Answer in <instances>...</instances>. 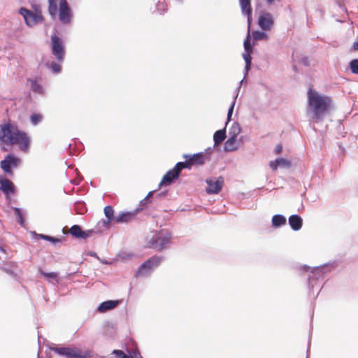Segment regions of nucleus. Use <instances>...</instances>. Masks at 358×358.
Instances as JSON below:
<instances>
[{"instance_id": "f257e3e1", "label": "nucleus", "mask_w": 358, "mask_h": 358, "mask_svg": "<svg viewBox=\"0 0 358 358\" xmlns=\"http://www.w3.org/2000/svg\"><path fill=\"white\" fill-rule=\"evenodd\" d=\"M0 141L8 145L17 144L23 152H27L30 145V138L28 135L10 123L1 127Z\"/></svg>"}, {"instance_id": "f03ea898", "label": "nucleus", "mask_w": 358, "mask_h": 358, "mask_svg": "<svg viewBox=\"0 0 358 358\" xmlns=\"http://www.w3.org/2000/svg\"><path fill=\"white\" fill-rule=\"evenodd\" d=\"M332 99L331 97L321 95L316 91L309 89L308 91V109L312 113V119L320 121L324 118L326 113L331 108Z\"/></svg>"}, {"instance_id": "7ed1b4c3", "label": "nucleus", "mask_w": 358, "mask_h": 358, "mask_svg": "<svg viewBox=\"0 0 358 358\" xmlns=\"http://www.w3.org/2000/svg\"><path fill=\"white\" fill-rule=\"evenodd\" d=\"M333 267V264H325L324 265L313 268H310L306 265L301 266V270L306 272H308L310 271V274L308 279L310 293L312 292L314 294V289H315L318 291L316 296L318 295L319 292L321 290L323 286L324 274L326 272L330 271V269Z\"/></svg>"}, {"instance_id": "20e7f679", "label": "nucleus", "mask_w": 358, "mask_h": 358, "mask_svg": "<svg viewBox=\"0 0 358 358\" xmlns=\"http://www.w3.org/2000/svg\"><path fill=\"white\" fill-rule=\"evenodd\" d=\"M19 13L23 17L26 25L29 27L43 21L41 6L36 4L32 5V10L21 7L19 9Z\"/></svg>"}, {"instance_id": "39448f33", "label": "nucleus", "mask_w": 358, "mask_h": 358, "mask_svg": "<svg viewBox=\"0 0 358 358\" xmlns=\"http://www.w3.org/2000/svg\"><path fill=\"white\" fill-rule=\"evenodd\" d=\"M163 256H152L145 261L135 273V277H147L151 275L152 271L163 262Z\"/></svg>"}, {"instance_id": "423d86ee", "label": "nucleus", "mask_w": 358, "mask_h": 358, "mask_svg": "<svg viewBox=\"0 0 358 358\" xmlns=\"http://www.w3.org/2000/svg\"><path fill=\"white\" fill-rule=\"evenodd\" d=\"M51 351H53L61 356L66 358H91L92 353L90 351L83 352L78 348H69V347H57L52 346L49 348Z\"/></svg>"}, {"instance_id": "0eeeda50", "label": "nucleus", "mask_w": 358, "mask_h": 358, "mask_svg": "<svg viewBox=\"0 0 358 358\" xmlns=\"http://www.w3.org/2000/svg\"><path fill=\"white\" fill-rule=\"evenodd\" d=\"M171 238L169 232H157L148 242L149 246L157 251H162L169 244Z\"/></svg>"}, {"instance_id": "6e6552de", "label": "nucleus", "mask_w": 358, "mask_h": 358, "mask_svg": "<svg viewBox=\"0 0 358 358\" xmlns=\"http://www.w3.org/2000/svg\"><path fill=\"white\" fill-rule=\"evenodd\" d=\"M51 51L59 63L64 62L66 54L64 43L62 38L55 34L51 36Z\"/></svg>"}, {"instance_id": "1a4fd4ad", "label": "nucleus", "mask_w": 358, "mask_h": 358, "mask_svg": "<svg viewBox=\"0 0 358 358\" xmlns=\"http://www.w3.org/2000/svg\"><path fill=\"white\" fill-rule=\"evenodd\" d=\"M20 163V159L13 154L8 155L0 163L1 168L7 174H13L12 168H17Z\"/></svg>"}, {"instance_id": "9d476101", "label": "nucleus", "mask_w": 358, "mask_h": 358, "mask_svg": "<svg viewBox=\"0 0 358 358\" xmlns=\"http://www.w3.org/2000/svg\"><path fill=\"white\" fill-rule=\"evenodd\" d=\"M207 187L206 192L208 194H218L224 185V178L222 176L218 178H210L206 180Z\"/></svg>"}, {"instance_id": "9b49d317", "label": "nucleus", "mask_w": 358, "mask_h": 358, "mask_svg": "<svg viewBox=\"0 0 358 358\" xmlns=\"http://www.w3.org/2000/svg\"><path fill=\"white\" fill-rule=\"evenodd\" d=\"M71 10L66 0H60L59 6V19L62 24H66L71 20Z\"/></svg>"}, {"instance_id": "f8f14e48", "label": "nucleus", "mask_w": 358, "mask_h": 358, "mask_svg": "<svg viewBox=\"0 0 358 358\" xmlns=\"http://www.w3.org/2000/svg\"><path fill=\"white\" fill-rule=\"evenodd\" d=\"M274 24L273 15L266 11H262L258 18V25L264 31H269Z\"/></svg>"}, {"instance_id": "ddd939ff", "label": "nucleus", "mask_w": 358, "mask_h": 358, "mask_svg": "<svg viewBox=\"0 0 358 358\" xmlns=\"http://www.w3.org/2000/svg\"><path fill=\"white\" fill-rule=\"evenodd\" d=\"M211 150V148H209L206 151L198 152L194 155H187L185 154L183 155V157H189L192 166L194 165H203L205 164L206 158L209 155V152Z\"/></svg>"}, {"instance_id": "4468645a", "label": "nucleus", "mask_w": 358, "mask_h": 358, "mask_svg": "<svg viewBox=\"0 0 358 358\" xmlns=\"http://www.w3.org/2000/svg\"><path fill=\"white\" fill-rule=\"evenodd\" d=\"M95 231L90 229L87 231H83L81 227L78 224L73 225L69 230V233L71 236L76 238L86 239L90 237Z\"/></svg>"}, {"instance_id": "2eb2a0df", "label": "nucleus", "mask_w": 358, "mask_h": 358, "mask_svg": "<svg viewBox=\"0 0 358 358\" xmlns=\"http://www.w3.org/2000/svg\"><path fill=\"white\" fill-rule=\"evenodd\" d=\"M241 7V13L247 17L248 27L250 26L252 21V9L251 6V0H238Z\"/></svg>"}, {"instance_id": "dca6fc26", "label": "nucleus", "mask_w": 358, "mask_h": 358, "mask_svg": "<svg viewBox=\"0 0 358 358\" xmlns=\"http://www.w3.org/2000/svg\"><path fill=\"white\" fill-rule=\"evenodd\" d=\"M0 190L8 196L15 193V185L6 178H0Z\"/></svg>"}, {"instance_id": "f3484780", "label": "nucleus", "mask_w": 358, "mask_h": 358, "mask_svg": "<svg viewBox=\"0 0 358 358\" xmlns=\"http://www.w3.org/2000/svg\"><path fill=\"white\" fill-rule=\"evenodd\" d=\"M120 303V301L119 300H108L101 303L97 307L96 310L99 313H105L106 311L114 309L119 305Z\"/></svg>"}, {"instance_id": "a211bd4d", "label": "nucleus", "mask_w": 358, "mask_h": 358, "mask_svg": "<svg viewBox=\"0 0 358 358\" xmlns=\"http://www.w3.org/2000/svg\"><path fill=\"white\" fill-rule=\"evenodd\" d=\"M178 178L179 177L177 175V173H175L173 170L170 169L163 176L161 182L159 184V187L162 186L170 185L174 182V180H177Z\"/></svg>"}, {"instance_id": "6ab92c4d", "label": "nucleus", "mask_w": 358, "mask_h": 358, "mask_svg": "<svg viewBox=\"0 0 358 358\" xmlns=\"http://www.w3.org/2000/svg\"><path fill=\"white\" fill-rule=\"evenodd\" d=\"M269 166L273 170H276L278 167L289 168L291 166V162L285 158H277L273 161L269 162Z\"/></svg>"}, {"instance_id": "aec40b11", "label": "nucleus", "mask_w": 358, "mask_h": 358, "mask_svg": "<svg viewBox=\"0 0 358 358\" xmlns=\"http://www.w3.org/2000/svg\"><path fill=\"white\" fill-rule=\"evenodd\" d=\"M288 222L294 231H299L301 229L303 225V220L299 215L294 214L289 216Z\"/></svg>"}, {"instance_id": "412c9836", "label": "nucleus", "mask_w": 358, "mask_h": 358, "mask_svg": "<svg viewBox=\"0 0 358 358\" xmlns=\"http://www.w3.org/2000/svg\"><path fill=\"white\" fill-rule=\"evenodd\" d=\"M166 194H167V191H163L159 193H157L156 190L150 191L146 197L141 201V204L144 206L150 202V198L155 196L156 199H161L162 198L165 197L166 196Z\"/></svg>"}, {"instance_id": "4be33fe9", "label": "nucleus", "mask_w": 358, "mask_h": 358, "mask_svg": "<svg viewBox=\"0 0 358 358\" xmlns=\"http://www.w3.org/2000/svg\"><path fill=\"white\" fill-rule=\"evenodd\" d=\"M134 216V213L132 212H121L120 214L115 215L114 222L115 223L128 222L133 218Z\"/></svg>"}, {"instance_id": "5701e85b", "label": "nucleus", "mask_w": 358, "mask_h": 358, "mask_svg": "<svg viewBox=\"0 0 358 358\" xmlns=\"http://www.w3.org/2000/svg\"><path fill=\"white\" fill-rule=\"evenodd\" d=\"M226 138V127L222 129H219L214 133L213 141L214 147L220 145Z\"/></svg>"}, {"instance_id": "b1692460", "label": "nucleus", "mask_w": 358, "mask_h": 358, "mask_svg": "<svg viewBox=\"0 0 358 358\" xmlns=\"http://www.w3.org/2000/svg\"><path fill=\"white\" fill-rule=\"evenodd\" d=\"M27 81L30 83V88L33 92L43 94L44 89L41 85H40L36 78H29Z\"/></svg>"}, {"instance_id": "393cba45", "label": "nucleus", "mask_w": 358, "mask_h": 358, "mask_svg": "<svg viewBox=\"0 0 358 358\" xmlns=\"http://www.w3.org/2000/svg\"><path fill=\"white\" fill-rule=\"evenodd\" d=\"M286 217L281 214H276L272 217L271 224L274 228H279L286 224Z\"/></svg>"}, {"instance_id": "a878e982", "label": "nucleus", "mask_w": 358, "mask_h": 358, "mask_svg": "<svg viewBox=\"0 0 358 358\" xmlns=\"http://www.w3.org/2000/svg\"><path fill=\"white\" fill-rule=\"evenodd\" d=\"M104 214L107 217V220H102L103 225L106 226L108 223L111 222L112 221H115V216L114 215V210L112 206H106L104 208Z\"/></svg>"}, {"instance_id": "bb28decb", "label": "nucleus", "mask_w": 358, "mask_h": 358, "mask_svg": "<svg viewBox=\"0 0 358 358\" xmlns=\"http://www.w3.org/2000/svg\"><path fill=\"white\" fill-rule=\"evenodd\" d=\"M236 138L229 136L224 143L225 151H235L238 149V146L236 145Z\"/></svg>"}, {"instance_id": "cd10ccee", "label": "nucleus", "mask_w": 358, "mask_h": 358, "mask_svg": "<svg viewBox=\"0 0 358 358\" xmlns=\"http://www.w3.org/2000/svg\"><path fill=\"white\" fill-rule=\"evenodd\" d=\"M241 131V128L238 122H234L231 128L229 129V136L237 138V136Z\"/></svg>"}, {"instance_id": "c85d7f7f", "label": "nucleus", "mask_w": 358, "mask_h": 358, "mask_svg": "<svg viewBox=\"0 0 358 358\" xmlns=\"http://www.w3.org/2000/svg\"><path fill=\"white\" fill-rule=\"evenodd\" d=\"M57 3L56 0H48V12L54 17L57 13Z\"/></svg>"}, {"instance_id": "c756f323", "label": "nucleus", "mask_w": 358, "mask_h": 358, "mask_svg": "<svg viewBox=\"0 0 358 358\" xmlns=\"http://www.w3.org/2000/svg\"><path fill=\"white\" fill-rule=\"evenodd\" d=\"M12 208L15 211V214L17 216V217L18 218L17 222L20 224V225L22 227H24L25 223H24V220L23 219L22 213L21 209L17 207H12Z\"/></svg>"}, {"instance_id": "7c9ffc66", "label": "nucleus", "mask_w": 358, "mask_h": 358, "mask_svg": "<svg viewBox=\"0 0 358 358\" xmlns=\"http://www.w3.org/2000/svg\"><path fill=\"white\" fill-rule=\"evenodd\" d=\"M128 357L131 358H142V356L136 347L127 348Z\"/></svg>"}, {"instance_id": "2f4dec72", "label": "nucleus", "mask_w": 358, "mask_h": 358, "mask_svg": "<svg viewBox=\"0 0 358 358\" xmlns=\"http://www.w3.org/2000/svg\"><path fill=\"white\" fill-rule=\"evenodd\" d=\"M252 36L254 40L255 41L267 40L268 38V36L266 33L261 31H254L252 32Z\"/></svg>"}, {"instance_id": "473e14b6", "label": "nucleus", "mask_w": 358, "mask_h": 358, "mask_svg": "<svg viewBox=\"0 0 358 358\" xmlns=\"http://www.w3.org/2000/svg\"><path fill=\"white\" fill-rule=\"evenodd\" d=\"M38 236L41 239L50 241L54 245H56L57 243H59L62 242V239L50 236L48 235L39 234Z\"/></svg>"}, {"instance_id": "72a5a7b5", "label": "nucleus", "mask_w": 358, "mask_h": 358, "mask_svg": "<svg viewBox=\"0 0 358 358\" xmlns=\"http://www.w3.org/2000/svg\"><path fill=\"white\" fill-rule=\"evenodd\" d=\"M49 67L51 69L52 72L55 74L59 73L62 71V66L60 65V63H59L58 62H56L55 61H52L50 63Z\"/></svg>"}, {"instance_id": "f704fd0d", "label": "nucleus", "mask_w": 358, "mask_h": 358, "mask_svg": "<svg viewBox=\"0 0 358 358\" xmlns=\"http://www.w3.org/2000/svg\"><path fill=\"white\" fill-rule=\"evenodd\" d=\"M243 45H244L245 52H252L253 48H252V45L251 41H250V34L249 33H248V34L247 36V38L244 41Z\"/></svg>"}, {"instance_id": "c9c22d12", "label": "nucleus", "mask_w": 358, "mask_h": 358, "mask_svg": "<svg viewBox=\"0 0 358 358\" xmlns=\"http://www.w3.org/2000/svg\"><path fill=\"white\" fill-rule=\"evenodd\" d=\"M238 92H237V94H236V96L234 97V99L231 102V104L228 110V113H227V121L226 122V125L227 124V123L231 120V115L233 114V111H234V106H235V103H236V98L238 96Z\"/></svg>"}, {"instance_id": "e433bc0d", "label": "nucleus", "mask_w": 358, "mask_h": 358, "mask_svg": "<svg viewBox=\"0 0 358 358\" xmlns=\"http://www.w3.org/2000/svg\"><path fill=\"white\" fill-rule=\"evenodd\" d=\"M350 68L353 73L358 74V58L350 61Z\"/></svg>"}, {"instance_id": "4c0bfd02", "label": "nucleus", "mask_w": 358, "mask_h": 358, "mask_svg": "<svg viewBox=\"0 0 358 358\" xmlns=\"http://www.w3.org/2000/svg\"><path fill=\"white\" fill-rule=\"evenodd\" d=\"M30 119L32 124L36 125L41 122L43 116L41 114L34 113L31 115Z\"/></svg>"}, {"instance_id": "58836bf2", "label": "nucleus", "mask_w": 358, "mask_h": 358, "mask_svg": "<svg viewBox=\"0 0 358 358\" xmlns=\"http://www.w3.org/2000/svg\"><path fill=\"white\" fill-rule=\"evenodd\" d=\"M14 266H15V263L10 262L9 266H3V267H1V269L2 271H3L4 272H6V273H8V275H11L13 277H15V274L14 271L11 268Z\"/></svg>"}, {"instance_id": "ea45409f", "label": "nucleus", "mask_w": 358, "mask_h": 358, "mask_svg": "<svg viewBox=\"0 0 358 358\" xmlns=\"http://www.w3.org/2000/svg\"><path fill=\"white\" fill-rule=\"evenodd\" d=\"M157 10L159 14H163L167 9L166 5L164 2L159 1L156 5Z\"/></svg>"}, {"instance_id": "a19ab883", "label": "nucleus", "mask_w": 358, "mask_h": 358, "mask_svg": "<svg viewBox=\"0 0 358 358\" xmlns=\"http://www.w3.org/2000/svg\"><path fill=\"white\" fill-rule=\"evenodd\" d=\"M112 354L115 355L116 357L119 358H131L130 357H128L127 355H126L123 351L120 350H114Z\"/></svg>"}, {"instance_id": "79ce46f5", "label": "nucleus", "mask_w": 358, "mask_h": 358, "mask_svg": "<svg viewBox=\"0 0 358 358\" xmlns=\"http://www.w3.org/2000/svg\"><path fill=\"white\" fill-rule=\"evenodd\" d=\"M183 169V167H182L181 162H178L175 166L172 169L175 173H177V175L178 177L180 176L181 171Z\"/></svg>"}, {"instance_id": "37998d69", "label": "nucleus", "mask_w": 358, "mask_h": 358, "mask_svg": "<svg viewBox=\"0 0 358 358\" xmlns=\"http://www.w3.org/2000/svg\"><path fill=\"white\" fill-rule=\"evenodd\" d=\"M183 158L185 159V161L181 162L182 167H183V169H189L192 166V163H191L189 157H183Z\"/></svg>"}, {"instance_id": "c03bdc74", "label": "nucleus", "mask_w": 358, "mask_h": 358, "mask_svg": "<svg viewBox=\"0 0 358 358\" xmlns=\"http://www.w3.org/2000/svg\"><path fill=\"white\" fill-rule=\"evenodd\" d=\"M41 273L43 276L46 277L47 278H54V279H55L57 277V273H55V272L45 273V272L41 271Z\"/></svg>"}, {"instance_id": "a18cd8bd", "label": "nucleus", "mask_w": 358, "mask_h": 358, "mask_svg": "<svg viewBox=\"0 0 358 358\" xmlns=\"http://www.w3.org/2000/svg\"><path fill=\"white\" fill-rule=\"evenodd\" d=\"M252 52H245L243 53V57L245 62V63H252V57H251Z\"/></svg>"}, {"instance_id": "49530a36", "label": "nucleus", "mask_w": 358, "mask_h": 358, "mask_svg": "<svg viewBox=\"0 0 358 358\" xmlns=\"http://www.w3.org/2000/svg\"><path fill=\"white\" fill-rule=\"evenodd\" d=\"M281 0H266V3L268 6L274 5L275 3H280Z\"/></svg>"}, {"instance_id": "de8ad7c7", "label": "nucleus", "mask_w": 358, "mask_h": 358, "mask_svg": "<svg viewBox=\"0 0 358 358\" xmlns=\"http://www.w3.org/2000/svg\"><path fill=\"white\" fill-rule=\"evenodd\" d=\"M282 147L281 145H278L276 147H275V152L276 154H279L282 152Z\"/></svg>"}, {"instance_id": "09e8293b", "label": "nucleus", "mask_w": 358, "mask_h": 358, "mask_svg": "<svg viewBox=\"0 0 358 358\" xmlns=\"http://www.w3.org/2000/svg\"><path fill=\"white\" fill-rule=\"evenodd\" d=\"M252 63H245V74L248 73V71L250 69Z\"/></svg>"}, {"instance_id": "8fccbe9b", "label": "nucleus", "mask_w": 358, "mask_h": 358, "mask_svg": "<svg viewBox=\"0 0 358 358\" xmlns=\"http://www.w3.org/2000/svg\"><path fill=\"white\" fill-rule=\"evenodd\" d=\"M353 49L358 50V40L353 43Z\"/></svg>"}, {"instance_id": "3c124183", "label": "nucleus", "mask_w": 358, "mask_h": 358, "mask_svg": "<svg viewBox=\"0 0 358 358\" xmlns=\"http://www.w3.org/2000/svg\"><path fill=\"white\" fill-rule=\"evenodd\" d=\"M310 346V338H309V341H308V343L307 353L309 352Z\"/></svg>"}, {"instance_id": "603ef678", "label": "nucleus", "mask_w": 358, "mask_h": 358, "mask_svg": "<svg viewBox=\"0 0 358 358\" xmlns=\"http://www.w3.org/2000/svg\"><path fill=\"white\" fill-rule=\"evenodd\" d=\"M90 255L92 256V257H96V253L95 252H92L90 253Z\"/></svg>"}, {"instance_id": "864d4df0", "label": "nucleus", "mask_w": 358, "mask_h": 358, "mask_svg": "<svg viewBox=\"0 0 358 358\" xmlns=\"http://www.w3.org/2000/svg\"><path fill=\"white\" fill-rule=\"evenodd\" d=\"M69 150L71 149V144L69 145ZM70 152L71 153V150H70Z\"/></svg>"}, {"instance_id": "5fc2aeb1", "label": "nucleus", "mask_w": 358, "mask_h": 358, "mask_svg": "<svg viewBox=\"0 0 358 358\" xmlns=\"http://www.w3.org/2000/svg\"><path fill=\"white\" fill-rule=\"evenodd\" d=\"M0 251H4L3 248L1 246H0Z\"/></svg>"}, {"instance_id": "6e6d98bb", "label": "nucleus", "mask_w": 358, "mask_h": 358, "mask_svg": "<svg viewBox=\"0 0 358 358\" xmlns=\"http://www.w3.org/2000/svg\"><path fill=\"white\" fill-rule=\"evenodd\" d=\"M38 358H39V357H38Z\"/></svg>"}]
</instances>
